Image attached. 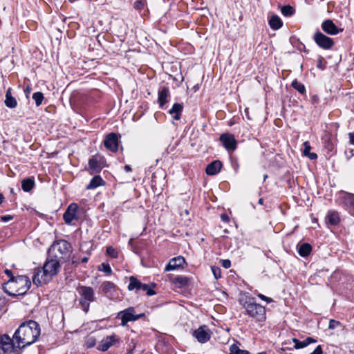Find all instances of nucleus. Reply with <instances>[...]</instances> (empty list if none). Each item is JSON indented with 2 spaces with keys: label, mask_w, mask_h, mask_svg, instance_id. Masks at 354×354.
Here are the masks:
<instances>
[{
  "label": "nucleus",
  "mask_w": 354,
  "mask_h": 354,
  "mask_svg": "<svg viewBox=\"0 0 354 354\" xmlns=\"http://www.w3.org/2000/svg\"><path fill=\"white\" fill-rule=\"evenodd\" d=\"M105 185V181L99 175H95L86 186V189H94L100 186Z\"/></svg>",
  "instance_id": "b1692460"
},
{
  "label": "nucleus",
  "mask_w": 354,
  "mask_h": 354,
  "mask_svg": "<svg viewBox=\"0 0 354 354\" xmlns=\"http://www.w3.org/2000/svg\"><path fill=\"white\" fill-rule=\"evenodd\" d=\"M119 342L120 338L115 334H113L110 336H106V337L103 338L100 341L97 348L101 351L105 352L109 350V348H111L115 344L118 343Z\"/></svg>",
  "instance_id": "2eb2a0df"
},
{
  "label": "nucleus",
  "mask_w": 354,
  "mask_h": 354,
  "mask_svg": "<svg viewBox=\"0 0 354 354\" xmlns=\"http://www.w3.org/2000/svg\"><path fill=\"white\" fill-rule=\"evenodd\" d=\"M303 145H304V147L303 153L304 156H307V154H308L310 153L311 147L308 142H304Z\"/></svg>",
  "instance_id": "c03bdc74"
},
{
  "label": "nucleus",
  "mask_w": 354,
  "mask_h": 354,
  "mask_svg": "<svg viewBox=\"0 0 354 354\" xmlns=\"http://www.w3.org/2000/svg\"><path fill=\"white\" fill-rule=\"evenodd\" d=\"M305 342L306 343V345H309L311 343L316 342V340L312 337H307L306 339H304Z\"/></svg>",
  "instance_id": "3c124183"
},
{
  "label": "nucleus",
  "mask_w": 354,
  "mask_h": 354,
  "mask_svg": "<svg viewBox=\"0 0 354 354\" xmlns=\"http://www.w3.org/2000/svg\"><path fill=\"white\" fill-rule=\"evenodd\" d=\"M313 39L319 48L324 50H329L335 45L333 39L325 35L319 30L315 33Z\"/></svg>",
  "instance_id": "0eeeda50"
},
{
  "label": "nucleus",
  "mask_w": 354,
  "mask_h": 354,
  "mask_svg": "<svg viewBox=\"0 0 354 354\" xmlns=\"http://www.w3.org/2000/svg\"><path fill=\"white\" fill-rule=\"evenodd\" d=\"M326 219L328 223L332 225H336L340 221L339 213L335 210H330L328 212Z\"/></svg>",
  "instance_id": "a878e982"
},
{
  "label": "nucleus",
  "mask_w": 354,
  "mask_h": 354,
  "mask_svg": "<svg viewBox=\"0 0 354 354\" xmlns=\"http://www.w3.org/2000/svg\"><path fill=\"white\" fill-rule=\"evenodd\" d=\"M243 306L245 309L246 314L257 322L266 320V314L264 306L251 301H245Z\"/></svg>",
  "instance_id": "39448f33"
},
{
  "label": "nucleus",
  "mask_w": 354,
  "mask_h": 354,
  "mask_svg": "<svg viewBox=\"0 0 354 354\" xmlns=\"http://www.w3.org/2000/svg\"><path fill=\"white\" fill-rule=\"evenodd\" d=\"M95 339H92V338L89 339L88 340V346L90 347V348L93 347L95 345Z\"/></svg>",
  "instance_id": "13d9d810"
},
{
  "label": "nucleus",
  "mask_w": 354,
  "mask_h": 354,
  "mask_svg": "<svg viewBox=\"0 0 354 354\" xmlns=\"http://www.w3.org/2000/svg\"><path fill=\"white\" fill-rule=\"evenodd\" d=\"M40 335L39 324L32 320L21 324L13 335L19 348H24L35 343Z\"/></svg>",
  "instance_id": "f257e3e1"
},
{
  "label": "nucleus",
  "mask_w": 354,
  "mask_h": 354,
  "mask_svg": "<svg viewBox=\"0 0 354 354\" xmlns=\"http://www.w3.org/2000/svg\"><path fill=\"white\" fill-rule=\"evenodd\" d=\"M10 285L16 289L15 292L9 291L5 286H3V289L8 295L16 297L24 295L30 288L31 282L28 277L21 275L17 277Z\"/></svg>",
  "instance_id": "7ed1b4c3"
},
{
  "label": "nucleus",
  "mask_w": 354,
  "mask_h": 354,
  "mask_svg": "<svg viewBox=\"0 0 354 354\" xmlns=\"http://www.w3.org/2000/svg\"><path fill=\"white\" fill-rule=\"evenodd\" d=\"M14 338L7 334L0 336V354H11L15 352Z\"/></svg>",
  "instance_id": "6e6552de"
},
{
  "label": "nucleus",
  "mask_w": 354,
  "mask_h": 354,
  "mask_svg": "<svg viewBox=\"0 0 354 354\" xmlns=\"http://www.w3.org/2000/svg\"><path fill=\"white\" fill-rule=\"evenodd\" d=\"M310 354H322V349L321 346L319 345L317 346V348Z\"/></svg>",
  "instance_id": "8fccbe9b"
},
{
  "label": "nucleus",
  "mask_w": 354,
  "mask_h": 354,
  "mask_svg": "<svg viewBox=\"0 0 354 354\" xmlns=\"http://www.w3.org/2000/svg\"><path fill=\"white\" fill-rule=\"evenodd\" d=\"M258 203L260 204V205H263V199L262 198H259V201H258Z\"/></svg>",
  "instance_id": "0e129e2a"
},
{
  "label": "nucleus",
  "mask_w": 354,
  "mask_h": 354,
  "mask_svg": "<svg viewBox=\"0 0 354 354\" xmlns=\"http://www.w3.org/2000/svg\"><path fill=\"white\" fill-rule=\"evenodd\" d=\"M222 266L225 268H229L231 266V261L228 259L222 260Z\"/></svg>",
  "instance_id": "09e8293b"
},
{
  "label": "nucleus",
  "mask_w": 354,
  "mask_h": 354,
  "mask_svg": "<svg viewBox=\"0 0 354 354\" xmlns=\"http://www.w3.org/2000/svg\"><path fill=\"white\" fill-rule=\"evenodd\" d=\"M33 283L37 286H41L43 283H46L49 281L48 277H44V272H42L41 268L35 269L34 274L32 277Z\"/></svg>",
  "instance_id": "412c9836"
},
{
  "label": "nucleus",
  "mask_w": 354,
  "mask_h": 354,
  "mask_svg": "<svg viewBox=\"0 0 354 354\" xmlns=\"http://www.w3.org/2000/svg\"><path fill=\"white\" fill-rule=\"evenodd\" d=\"M88 261V257H84L81 259L80 262H81V263H86Z\"/></svg>",
  "instance_id": "680f3d73"
},
{
  "label": "nucleus",
  "mask_w": 354,
  "mask_h": 354,
  "mask_svg": "<svg viewBox=\"0 0 354 354\" xmlns=\"http://www.w3.org/2000/svg\"><path fill=\"white\" fill-rule=\"evenodd\" d=\"M118 136L115 133H110L104 140V147L112 152H116L118 149Z\"/></svg>",
  "instance_id": "4468645a"
},
{
  "label": "nucleus",
  "mask_w": 354,
  "mask_h": 354,
  "mask_svg": "<svg viewBox=\"0 0 354 354\" xmlns=\"http://www.w3.org/2000/svg\"><path fill=\"white\" fill-rule=\"evenodd\" d=\"M267 177H268V176H267L266 174V175H264V176H263V179H264V180H266V178Z\"/></svg>",
  "instance_id": "774afa93"
},
{
  "label": "nucleus",
  "mask_w": 354,
  "mask_h": 354,
  "mask_svg": "<svg viewBox=\"0 0 354 354\" xmlns=\"http://www.w3.org/2000/svg\"><path fill=\"white\" fill-rule=\"evenodd\" d=\"M3 199H4L3 195L0 193V205L3 203Z\"/></svg>",
  "instance_id": "e2e57ef3"
},
{
  "label": "nucleus",
  "mask_w": 354,
  "mask_h": 354,
  "mask_svg": "<svg viewBox=\"0 0 354 354\" xmlns=\"http://www.w3.org/2000/svg\"><path fill=\"white\" fill-rule=\"evenodd\" d=\"M102 290L104 295L109 299H113L117 296L118 288L111 281H104L102 285Z\"/></svg>",
  "instance_id": "dca6fc26"
},
{
  "label": "nucleus",
  "mask_w": 354,
  "mask_h": 354,
  "mask_svg": "<svg viewBox=\"0 0 354 354\" xmlns=\"http://www.w3.org/2000/svg\"><path fill=\"white\" fill-rule=\"evenodd\" d=\"M230 354H249L248 351L240 349L239 347L235 344H233L230 346Z\"/></svg>",
  "instance_id": "f704fd0d"
},
{
  "label": "nucleus",
  "mask_w": 354,
  "mask_h": 354,
  "mask_svg": "<svg viewBox=\"0 0 354 354\" xmlns=\"http://www.w3.org/2000/svg\"><path fill=\"white\" fill-rule=\"evenodd\" d=\"M321 27L324 32L330 35H336L343 31V29L338 28L331 19L324 21Z\"/></svg>",
  "instance_id": "f3484780"
},
{
  "label": "nucleus",
  "mask_w": 354,
  "mask_h": 354,
  "mask_svg": "<svg viewBox=\"0 0 354 354\" xmlns=\"http://www.w3.org/2000/svg\"><path fill=\"white\" fill-rule=\"evenodd\" d=\"M341 205L348 210L354 209V194L344 192L340 198Z\"/></svg>",
  "instance_id": "6ab92c4d"
},
{
  "label": "nucleus",
  "mask_w": 354,
  "mask_h": 354,
  "mask_svg": "<svg viewBox=\"0 0 354 354\" xmlns=\"http://www.w3.org/2000/svg\"><path fill=\"white\" fill-rule=\"evenodd\" d=\"M106 253L113 258H117L118 257V252L113 248L112 247H108L106 248Z\"/></svg>",
  "instance_id": "79ce46f5"
},
{
  "label": "nucleus",
  "mask_w": 354,
  "mask_h": 354,
  "mask_svg": "<svg viewBox=\"0 0 354 354\" xmlns=\"http://www.w3.org/2000/svg\"><path fill=\"white\" fill-rule=\"evenodd\" d=\"M142 283L138 280V279L134 276H131L129 277V283L128 285V290L131 291L133 290H140V286Z\"/></svg>",
  "instance_id": "c85d7f7f"
},
{
  "label": "nucleus",
  "mask_w": 354,
  "mask_h": 354,
  "mask_svg": "<svg viewBox=\"0 0 354 354\" xmlns=\"http://www.w3.org/2000/svg\"><path fill=\"white\" fill-rule=\"evenodd\" d=\"M269 25L272 29L278 30L282 26L283 23L278 16L274 15L269 20Z\"/></svg>",
  "instance_id": "c756f323"
},
{
  "label": "nucleus",
  "mask_w": 354,
  "mask_h": 354,
  "mask_svg": "<svg viewBox=\"0 0 354 354\" xmlns=\"http://www.w3.org/2000/svg\"><path fill=\"white\" fill-rule=\"evenodd\" d=\"M183 110V104L175 103L174 104L172 108L169 111V113L172 115V118L174 120H178L181 118Z\"/></svg>",
  "instance_id": "5701e85b"
},
{
  "label": "nucleus",
  "mask_w": 354,
  "mask_h": 354,
  "mask_svg": "<svg viewBox=\"0 0 354 354\" xmlns=\"http://www.w3.org/2000/svg\"><path fill=\"white\" fill-rule=\"evenodd\" d=\"M35 187V180L33 178H27L21 181V188L26 192H28Z\"/></svg>",
  "instance_id": "cd10ccee"
},
{
  "label": "nucleus",
  "mask_w": 354,
  "mask_h": 354,
  "mask_svg": "<svg viewBox=\"0 0 354 354\" xmlns=\"http://www.w3.org/2000/svg\"><path fill=\"white\" fill-rule=\"evenodd\" d=\"M348 137L350 139V143L354 145V132L348 133Z\"/></svg>",
  "instance_id": "5fc2aeb1"
},
{
  "label": "nucleus",
  "mask_w": 354,
  "mask_h": 354,
  "mask_svg": "<svg viewBox=\"0 0 354 354\" xmlns=\"http://www.w3.org/2000/svg\"><path fill=\"white\" fill-rule=\"evenodd\" d=\"M124 170H125V171H127V172H129V171H131L132 169H131V166H130V165H126L124 166Z\"/></svg>",
  "instance_id": "bf43d9fd"
},
{
  "label": "nucleus",
  "mask_w": 354,
  "mask_h": 354,
  "mask_svg": "<svg viewBox=\"0 0 354 354\" xmlns=\"http://www.w3.org/2000/svg\"><path fill=\"white\" fill-rule=\"evenodd\" d=\"M132 242H133V240L132 239H130L129 241V244H132Z\"/></svg>",
  "instance_id": "69168bd1"
},
{
  "label": "nucleus",
  "mask_w": 354,
  "mask_h": 354,
  "mask_svg": "<svg viewBox=\"0 0 354 354\" xmlns=\"http://www.w3.org/2000/svg\"><path fill=\"white\" fill-rule=\"evenodd\" d=\"M297 251L301 257H306L310 254L312 246L309 243H304L297 245Z\"/></svg>",
  "instance_id": "bb28decb"
},
{
  "label": "nucleus",
  "mask_w": 354,
  "mask_h": 354,
  "mask_svg": "<svg viewBox=\"0 0 354 354\" xmlns=\"http://www.w3.org/2000/svg\"><path fill=\"white\" fill-rule=\"evenodd\" d=\"M169 96V90L168 87L163 86L160 88L158 90V102L160 105V108L163 109L164 105L168 102L167 98Z\"/></svg>",
  "instance_id": "4be33fe9"
},
{
  "label": "nucleus",
  "mask_w": 354,
  "mask_h": 354,
  "mask_svg": "<svg viewBox=\"0 0 354 354\" xmlns=\"http://www.w3.org/2000/svg\"><path fill=\"white\" fill-rule=\"evenodd\" d=\"M173 282L177 287L182 288L189 284V279L185 276H177L174 279Z\"/></svg>",
  "instance_id": "7c9ffc66"
},
{
  "label": "nucleus",
  "mask_w": 354,
  "mask_h": 354,
  "mask_svg": "<svg viewBox=\"0 0 354 354\" xmlns=\"http://www.w3.org/2000/svg\"><path fill=\"white\" fill-rule=\"evenodd\" d=\"M5 274L10 277V279L8 281V282L3 284V286H6L8 284H11L16 277L13 276L12 271L8 269L5 270Z\"/></svg>",
  "instance_id": "ea45409f"
},
{
  "label": "nucleus",
  "mask_w": 354,
  "mask_h": 354,
  "mask_svg": "<svg viewBox=\"0 0 354 354\" xmlns=\"http://www.w3.org/2000/svg\"><path fill=\"white\" fill-rule=\"evenodd\" d=\"M13 218H14V216L12 215L1 216H0V221L8 222V221L12 220Z\"/></svg>",
  "instance_id": "a18cd8bd"
},
{
  "label": "nucleus",
  "mask_w": 354,
  "mask_h": 354,
  "mask_svg": "<svg viewBox=\"0 0 354 354\" xmlns=\"http://www.w3.org/2000/svg\"><path fill=\"white\" fill-rule=\"evenodd\" d=\"M72 252L71 245L64 239L56 240L48 250L49 257L58 259H68Z\"/></svg>",
  "instance_id": "f03ea898"
},
{
  "label": "nucleus",
  "mask_w": 354,
  "mask_h": 354,
  "mask_svg": "<svg viewBox=\"0 0 354 354\" xmlns=\"http://www.w3.org/2000/svg\"><path fill=\"white\" fill-rule=\"evenodd\" d=\"M212 272L214 274V277L216 279H218L221 277V270L219 267L217 266H212L211 267Z\"/></svg>",
  "instance_id": "4c0bfd02"
},
{
  "label": "nucleus",
  "mask_w": 354,
  "mask_h": 354,
  "mask_svg": "<svg viewBox=\"0 0 354 354\" xmlns=\"http://www.w3.org/2000/svg\"><path fill=\"white\" fill-rule=\"evenodd\" d=\"M223 164L218 160H214L207 165L205 172L209 176H214L220 172Z\"/></svg>",
  "instance_id": "aec40b11"
},
{
  "label": "nucleus",
  "mask_w": 354,
  "mask_h": 354,
  "mask_svg": "<svg viewBox=\"0 0 354 354\" xmlns=\"http://www.w3.org/2000/svg\"><path fill=\"white\" fill-rule=\"evenodd\" d=\"M281 14L285 17H290L295 13V9L290 5L283 6L281 8Z\"/></svg>",
  "instance_id": "473e14b6"
},
{
  "label": "nucleus",
  "mask_w": 354,
  "mask_h": 354,
  "mask_svg": "<svg viewBox=\"0 0 354 354\" xmlns=\"http://www.w3.org/2000/svg\"><path fill=\"white\" fill-rule=\"evenodd\" d=\"M223 146L228 151H233L236 149L237 142L234 136L230 133H225L219 138Z\"/></svg>",
  "instance_id": "9b49d317"
},
{
  "label": "nucleus",
  "mask_w": 354,
  "mask_h": 354,
  "mask_svg": "<svg viewBox=\"0 0 354 354\" xmlns=\"http://www.w3.org/2000/svg\"><path fill=\"white\" fill-rule=\"evenodd\" d=\"M221 218L223 221L226 222V223L228 222L230 220L228 216L226 214H222L221 215Z\"/></svg>",
  "instance_id": "864d4df0"
},
{
  "label": "nucleus",
  "mask_w": 354,
  "mask_h": 354,
  "mask_svg": "<svg viewBox=\"0 0 354 354\" xmlns=\"http://www.w3.org/2000/svg\"><path fill=\"white\" fill-rule=\"evenodd\" d=\"M310 160H315L317 158V155L315 153H309L307 156Z\"/></svg>",
  "instance_id": "603ef678"
},
{
  "label": "nucleus",
  "mask_w": 354,
  "mask_h": 354,
  "mask_svg": "<svg viewBox=\"0 0 354 354\" xmlns=\"http://www.w3.org/2000/svg\"><path fill=\"white\" fill-rule=\"evenodd\" d=\"M140 290L146 292L148 296H152L156 294V292L153 290L152 288L149 287L148 284L142 283L140 286Z\"/></svg>",
  "instance_id": "c9c22d12"
},
{
  "label": "nucleus",
  "mask_w": 354,
  "mask_h": 354,
  "mask_svg": "<svg viewBox=\"0 0 354 354\" xmlns=\"http://www.w3.org/2000/svg\"><path fill=\"white\" fill-rule=\"evenodd\" d=\"M185 263V259L182 256L174 257L171 259L166 266L165 271L168 272L181 268Z\"/></svg>",
  "instance_id": "a211bd4d"
},
{
  "label": "nucleus",
  "mask_w": 354,
  "mask_h": 354,
  "mask_svg": "<svg viewBox=\"0 0 354 354\" xmlns=\"http://www.w3.org/2000/svg\"><path fill=\"white\" fill-rule=\"evenodd\" d=\"M257 296H258L259 298H260L261 299H262L263 301H267L268 303H270V302L272 301V298L268 297H266V296H265V295H262L261 293H259L257 295Z\"/></svg>",
  "instance_id": "de8ad7c7"
},
{
  "label": "nucleus",
  "mask_w": 354,
  "mask_h": 354,
  "mask_svg": "<svg viewBox=\"0 0 354 354\" xmlns=\"http://www.w3.org/2000/svg\"><path fill=\"white\" fill-rule=\"evenodd\" d=\"M259 354H267L266 352H261Z\"/></svg>",
  "instance_id": "338daca9"
},
{
  "label": "nucleus",
  "mask_w": 354,
  "mask_h": 354,
  "mask_svg": "<svg viewBox=\"0 0 354 354\" xmlns=\"http://www.w3.org/2000/svg\"><path fill=\"white\" fill-rule=\"evenodd\" d=\"M135 308L129 307L123 310L120 311L116 316L117 319H121L120 325L122 326H127L129 322H134Z\"/></svg>",
  "instance_id": "ddd939ff"
},
{
  "label": "nucleus",
  "mask_w": 354,
  "mask_h": 354,
  "mask_svg": "<svg viewBox=\"0 0 354 354\" xmlns=\"http://www.w3.org/2000/svg\"><path fill=\"white\" fill-rule=\"evenodd\" d=\"M77 292L80 296L78 299L79 304L83 310L87 313L89 310L90 304L95 300L94 290L90 286H79L77 288Z\"/></svg>",
  "instance_id": "20e7f679"
},
{
  "label": "nucleus",
  "mask_w": 354,
  "mask_h": 354,
  "mask_svg": "<svg viewBox=\"0 0 354 354\" xmlns=\"http://www.w3.org/2000/svg\"><path fill=\"white\" fill-rule=\"evenodd\" d=\"M324 58L322 57H319L317 61V67L321 70L325 69V66L323 64Z\"/></svg>",
  "instance_id": "49530a36"
},
{
  "label": "nucleus",
  "mask_w": 354,
  "mask_h": 354,
  "mask_svg": "<svg viewBox=\"0 0 354 354\" xmlns=\"http://www.w3.org/2000/svg\"><path fill=\"white\" fill-rule=\"evenodd\" d=\"M292 342L295 343L294 347L296 349H300L307 346L306 343L305 342L304 340L299 341V339L294 338L292 339Z\"/></svg>",
  "instance_id": "e433bc0d"
},
{
  "label": "nucleus",
  "mask_w": 354,
  "mask_h": 354,
  "mask_svg": "<svg viewBox=\"0 0 354 354\" xmlns=\"http://www.w3.org/2000/svg\"><path fill=\"white\" fill-rule=\"evenodd\" d=\"M144 6H145V2H144V1H142V0L136 1L134 3V6H133L134 8L139 11L142 10L144 8Z\"/></svg>",
  "instance_id": "37998d69"
},
{
  "label": "nucleus",
  "mask_w": 354,
  "mask_h": 354,
  "mask_svg": "<svg viewBox=\"0 0 354 354\" xmlns=\"http://www.w3.org/2000/svg\"><path fill=\"white\" fill-rule=\"evenodd\" d=\"M104 159L103 157L95 155L92 156L88 160V171L90 174L93 175L95 174L100 173L104 167Z\"/></svg>",
  "instance_id": "1a4fd4ad"
},
{
  "label": "nucleus",
  "mask_w": 354,
  "mask_h": 354,
  "mask_svg": "<svg viewBox=\"0 0 354 354\" xmlns=\"http://www.w3.org/2000/svg\"><path fill=\"white\" fill-rule=\"evenodd\" d=\"M192 335L201 344L208 342L211 338V332L205 325L201 326Z\"/></svg>",
  "instance_id": "f8f14e48"
},
{
  "label": "nucleus",
  "mask_w": 354,
  "mask_h": 354,
  "mask_svg": "<svg viewBox=\"0 0 354 354\" xmlns=\"http://www.w3.org/2000/svg\"><path fill=\"white\" fill-rule=\"evenodd\" d=\"M245 117L248 119V120H251V118L250 117L249 115V111H248V108H246L245 109Z\"/></svg>",
  "instance_id": "052dcab7"
},
{
  "label": "nucleus",
  "mask_w": 354,
  "mask_h": 354,
  "mask_svg": "<svg viewBox=\"0 0 354 354\" xmlns=\"http://www.w3.org/2000/svg\"><path fill=\"white\" fill-rule=\"evenodd\" d=\"M145 316V313H140V314H138V315H136L134 313V320L136 321V320H138V319H140V318H142V317H143Z\"/></svg>",
  "instance_id": "4d7b16f0"
},
{
  "label": "nucleus",
  "mask_w": 354,
  "mask_h": 354,
  "mask_svg": "<svg viewBox=\"0 0 354 354\" xmlns=\"http://www.w3.org/2000/svg\"><path fill=\"white\" fill-rule=\"evenodd\" d=\"M311 100H312L313 103H318L319 98L317 95H314L312 96Z\"/></svg>",
  "instance_id": "6e6d98bb"
},
{
  "label": "nucleus",
  "mask_w": 354,
  "mask_h": 354,
  "mask_svg": "<svg viewBox=\"0 0 354 354\" xmlns=\"http://www.w3.org/2000/svg\"><path fill=\"white\" fill-rule=\"evenodd\" d=\"M11 91V88H9L7 90L4 103L7 107L14 109L17 106V102L16 99L12 97Z\"/></svg>",
  "instance_id": "393cba45"
},
{
  "label": "nucleus",
  "mask_w": 354,
  "mask_h": 354,
  "mask_svg": "<svg viewBox=\"0 0 354 354\" xmlns=\"http://www.w3.org/2000/svg\"><path fill=\"white\" fill-rule=\"evenodd\" d=\"M100 267H102L101 270H102L104 272H105L107 274H111L112 272L111 268L110 265L107 263H102L100 265Z\"/></svg>",
  "instance_id": "58836bf2"
},
{
  "label": "nucleus",
  "mask_w": 354,
  "mask_h": 354,
  "mask_svg": "<svg viewBox=\"0 0 354 354\" xmlns=\"http://www.w3.org/2000/svg\"><path fill=\"white\" fill-rule=\"evenodd\" d=\"M78 208V205L74 203L70 204L67 207L63 214V219L67 225H74V222L78 220V216L77 214Z\"/></svg>",
  "instance_id": "9d476101"
},
{
  "label": "nucleus",
  "mask_w": 354,
  "mask_h": 354,
  "mask_svg": "<svg viewBox=\"0 0 354 354\" xmlns=\"http://www.w3.org/2000/svg\"><path fill=\"white\" fill-rule=\"evenodd\" d=\"M291 86L295 90H297L299 93H301V94L306 93L305 86L303 84L299 82L297 79L294 80L292 82Z\"/></svg>",
  "instance_id": "2f4dec72"
},
{
  "label": "nucleus",
  "mask_w": 354,
  "mask_h": 354,
  "mask_svg": "<svg viewBox=\"0 0 354 354\" xmlns=\"http://www.w3.org/2000/svg\"><path fill=\"white\" fill-rule=\"evenodd\" d=\"M32 99L35 102L37 106H39L44 99V94L41 92L37 91L32 94Z\"/></svg>",
  "instance_id": "72a5a7b5"
},
{
  "label": "nucleus",
  "mask_w": 354,
  "mask_h": 354,
  "mask_svg": "<svg viewBox=\"0 0 354 354\" xmlns=\"http://www.w3.org/2000/svg\"><path fill=\"white\" fill-rule=\"evenodd\" d=\"M341 326V323L339 321L335 319H330L328 324V328L333 330L336 328L337 326Z\"/></svg>",
  "instance_id": "a19ab883"
},
{
  "label": "nucleus",
  "mask_w": 354,
  "mask_h": 354,
  "mask_svg": "<svg viewBox=\"0 0 354 354\" xmlns=\"http://www.w3.org/2000/svg\"><path fill=\"white\" fill-rule=\"evenodd\" d=\"M60 268L59 261L53 257H49L41 268L44 277H48L49 281L55 276Z\"/></svg>",
  "instance_id": "423d86ee"
}]
</instances>
